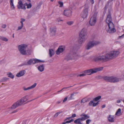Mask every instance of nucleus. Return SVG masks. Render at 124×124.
Returning a JSON list of instances; mask_svg holds the SVG:
<instances>
[{
  "label": "nucleus",
  "mask_w": 124,
  "mask_h": 124,
  "mask_svg": "<svg viewBox=\"0 0 124 124\" xmlns=\"http://www.w3.org/2000/svg\"><path fill=\"white\" fill-rule=\"evenodd\" d=\"M119 52L117 51H112L104 55H100L95 57L94 60L96 62H105L109 60L116 58L119 54Z\"/></svg>",
  "instance_id": "1"
},
{
  "label": "nucleus",
  "mask_w": 124,
  "mask_h": 124,
  "mask_svg": "<svg viewBox=\"0 0 124 124\" xmlns=\"http://www.w3.org/2000/svg\"><path fill=\"white\" fill-rule=\"evenodd\" d=\"M108 14L107 15L106 19V23L108 24V29L107 30L108 32L109 33H112L115 32L116 31L114 28V24L112 22V18L111 16L110 10V9L108 8Z\"/></svg>",
  "instance_id": "2"
},
{
  "label": "nucleus",
  "mask_w": 124,
  "mask_h": 124,
  "mask_svg": "<svg viewBox=\"0 0 124 124\" xmlns=\"http://www.w3.org/2000/svg\"><path fill=\"white\" fill-rule=\"evenodd\" d=\"M87 29L85 28H83L79 34L78 42L79 44H82L85 41L87 38Z\"/></svg>",
  "instance_id": "3"
},
{
  "label": "nucleus",
  "mask_w": 124,
  "mask_h": 124,
  "mask_svg": "<svg viewBox=\"0 0 124 124\" xmlns=\"http://www.w3.org/2000/svg\"><path fill=\"white\" fill-rule=\"evenodd\" d=\"M103 79L106 81L112 83H116L121 80V79L116 77L112 76H105L103 77Z\"/></svg>",
  "instance_id": "4"
},
{
  "label": "nucleus",
  "mask_w": 124,
  "mask_h": 124,
  "mask_svg": "<svg viewBox=\"0 0 124 124\" xmlns=\"http://www.w3.org/2000/svg\"><path fill=\"white\" fill-rule=\"evenodd\" d=\"M77 55L74 51H70L69 54L66 56V58L67 60H70L76 59H77Z\"/></svg>",
  "instance_id": "5"
},
{
  "label": "nucleus",
  "mask_w": 124,
  "mask_h": 124,
  "mask_svg": "<svg viewBox=\"0 0 124 124\" xmlns=\"http://www.w3.org/2000/svg\"><path fill=\"white\" fill-rule=\"evenodd\" d=\"M100 43V42L99 41H90L87 44L86 46V49L87 50H89L94 46L98 45Z\"/></svg>",
  "instance_id": "6"
},
{
  "label": "nucleus",
  "mask_w": 124,
  "mask_h": 124,
  "mask_svg": "<svg viewBox=\"0 0 124 124\" xmlns=\"http://www.w3.org/2000/svg\"><path fill=\"white\" fill-rule=\"evenodd\" d=\"M27 46L25 44H22L19 45L18 46L19 50L20 53L23 55L26 54V49Z\"/></svg>",
  "instance_id": "7"
},
{
  "label": "nucleus",
  "mask_w": 124,
  "mask_h": 124,
  "mask_svg": "<svg viewBox=\"0 0 124 124\" xmlns=\"http://www.w3.org/2000/svg\"><path fill=\"white\" fill-rule=\"evenodd\" d=\"M97 12L95 13L91 18L89 21V24L91 26H94L95 25L97 21Z\"/></svg>",
  "instance_id": "8"
},
{
  "label": "nucleus",
  "mask_w": 124,
  "mask_h": 124,
  "mask_svg": "<svg viewBox=\"0 0 124 124\" xmlns=\"http://www.w3.org/2000/svg\"><path fill=\"white\" fill-rule=\"evenodd\" d=\"M23 104L20 99L14 103L11 107L12 109H14L17 107Z\"/></svg>",
  "instance_id": "9"
},
{
  "label": "nucleus",
  "mask_w": 124,
  "mask_h": 124,
  "mask_svg": "<svg viewBox=\"0 0 124 124\" xmlns=\"http://www.w3.org/2000/svg\"><path fill=\"white\" fill-rule=\"evenodd\" d=\"M23 104L20 99L14 103L11 107L12 109H14L17 107Z\"/></svg>",
  "instance_id": "10"
},
{
  "label": "nucleus",
  "mask_w": 124,
  "mask_h": 124,
  "mask_svg": "<svg viewBox=\"0 0 124 124\" xmlns=\"http://www.w3.org/2000/svg\"><path fill=\"white\" fill-rule=\"evenodd\" d=\"M88 7H85L82 13L81 16L82 17L85 18L86 17L88 13Z\"/></svg>",
  "instance_id": "11"
},
{
  "label": "nucleus",
  "mask_w": 124,
  "mask_h": 124,
  "mask_svg": "<svg viewBox=\"0 0 124 124\" xmlns=\"http://www.w3.org/2000/svg\"><path fill=\"white\" fill-rule=\"evenodd\" d=\"M17 7L18 8L25 10L26 8L25 7L24 4H23L22 2L21 1H20L18 2V5L17 6Z\"/></svg>",
  "instance_id": "12"
},
{
  "label": "nucleus",
  "mask_w": 124,
  "mask_h": 124,
  "mask_svg": "<svg viewBox=\"0 0 124 124\" xmlns=\"http://www.w3.org/2000/svg\"><path fill=\"white\" fill-rule=\"evenodd\" d=\"M37 84L36 83H34L33 85L31 86L26 88L25 86H23L22 87V89L24 91H26L29 90H30L34 88L36 86Z\"/></svg>",
  "instance_id": "13"
},
{
  "label": "nucleus",
  "mask_w": 124,
  "mask_h": 124,
  "mask_svg": "<svg viewBox=\"0 0 124 124\" xmlns=\"http://www.w3.org/2000/svg\"><path fill=\"white\" fill-rule=\"evenodd\" d=\"M26 72L25 70H24L20 71L19 72L17 73L16 75L17 77H19L24 75Z\"/></svg>",
  "instance_id": "14"
},
{
  "label": "nucleus",
  "mask_w": 124,
  "mask_h": 124,
  "mask_svg": "<svg viewBox=\"0 0 124 124\" xmlns=\"http://www.w3.org/2000/svg\"><path fill=\"white\" fill-rule=\"evenodd\" d=\"M71 11L70 10H65L64 12V14L66 16L69 17L71 15Z\"/></svg>",
  "instance_id": "15"
},
{
  "label": "nucleus",
  "mask_w": 124,
  "mask_h": 124,
  "mask_svg": "<svg viewBox=\"0 0 124 124\" xmlns=\"http://www.w3.org/2000/svg\"><path fill=\"white\" fill-rule=\"evenodd\" d=\"M64 47L63 46H60L56 51V52L57 54H59L64 50Z\"/></svg>",
  "instance_id": "16"
},
{
  "label": "nucleus",
  "mask_w": 124,
  "mask_h": 124,
  "mask_svg": "<svg viewBox=\"0 0 124 124\" xmlns=\"http://www.w3.org/2000/svg\"><path fill=\"white\" fill-rule=\"evenodd\" d=\"M80 116L82 117H80L81 121L84 120L90 117L89 116L86 115L84 113L80 115Z\"/></svg>",
  "instance_id": "17"
},
{
  "label": "nucleus",
  "mask_w": 124,
  "mask_h": 124,
  "mask_svg": "<svg viewBox=\"0 0 124 124\" xmlns=\"http://www.w3.org/2000/svg\"><path fill=\"white\" fill-rule=\"evenodd\" d=\"M93 69H91L86 70L84 72V73H85V74H88V75H91L93 73H95Z\"/></svg>",
  "instance_id": "18"
},
{
  "label": "nucleus",
  "mask_w": 124,
  "mask_h": 124,
  "mask_svg": "<svg viewBox=\"0 0 124 124\" xmlns=\"http://www.w3.org/2000/svg\"><path fill=\"white\" fill-rule=\"evenodd\" d=\"M113 0H109L106 6V7L110 9H111Z\"/></svg>",
  "instance_id": "19"
},
{
  "label": "nucleus",
  "mask_w": 124,
  "mask_h": 124,
  "mask_svg": "<svg viewBox=\"0 0 124 124\" xmlns=\"http://www.w3.org/2000/svg\"><path fill=\"white\" fill-rule=\"evenodd\" d=\"M38 70L41 72L43 71L44 69V66L43 64L39 66L38 67Z\"/></svg>",
  "instance_id": "20"
},
{
  "label": "nucleus",
  "mask_w": 124,
  "mask_h": 124,
  "mask_svg": "<svg viewBox=\"0 0 124 124\" xmlns=\"http://www.w3.org/2000/svg\"><path fill=\"white\" fill-rule=\"evenodd\" d=\"M108 119L109 121L111 122H114V116L111 115H109L108 118Z\"/></svg>",
  "instance_id": "21"
},
{
  "label": "nucleus",
  "mask_w": 124,
  "mask_h": 124,
  "mask_svg": "<svg viewBox=\"0 0 124 124\" xmlns=\"http://www.w3.org/2000/svg\"><path fill=\"white\" fill-rule=\"evenodd\" d=\"M14 0H10V7L12 10H14L15 9V7L13 4Z\"/></svg>",
  "instance_id": "22"
},
{
  "label": "nucleus",
  "mask_w": 124,
  "mask_h": 124,
  "mask_svg": "<svg viewBox=\"0 0 124 124\" xmlns=\"http://www.w3.org/2000/svg\"><path fill=\"white\" fill-rule=\"evenodd\" d=\"M33 61H34V62L33 64L38 63L39 62H45V61H41L37 59H33Z\"/></svg>",
  "instance_id": "23"
},
{
  "label": "nucleus",
  "mask_w": 124,
  "mask_h": 124,
  "mask_svg": "<svg viewBox=\"0 0 124 124\" xmlns=\"http://www.w3.org/2000/svg\"><path fill=\"white\" fill-rule=\"evenodd\" d=\"M54 52L52 49H50L49 50V54L50 57H51L54 54Z\"/></svg>",
  "instance_id": "24"
},
{
  "label": "nucleus",
  "mask_w": 124,
  "mask_h": 124,
  "mask_svg": "<svg viewBox=\"0 0 124 124\" xmlns=\"http://www.w3.org/2000/svg\"><path fill=\"white\" fill-rule=\"evenodd\" d=\"M50 31L51 32V34H53L54 35L56 31V28H51L50 29Z\"/></svg>",
  "instance_id": "25"
},
{
  "label": "nucleus",
  "mask_w": 124,
  "mask_h": 124,
  "mask_svg": "<svg viewBox=\"0 0 124 124\" xmlns=\"http://www.w3.org/2000/svg\"><path fill=\"white\" fill-rule=\"evenodd\" d=\"M81 119L80 118H79L75 120L74 123L78 124H82L81 123Z\"/></svg>",
  "instance_id": "26"
},
{
  "label": "nucleus",
  "mask_w": 124,
  "mask_h": 124,
  "mask_svg": "<svg viewBox=\"0 0 124 124\" xmlns=\"http://www.w3.org/2000/svg\"><path fill=\"white\" fill-rule=\"evenodd\" d=\"M103 68L102 67L95 68L93 69L95 73L98 71L102 70L103 69Z\"/></svg>",
  "instance_id": "27"
},
{
  "label": "nucleus",
  "mask_w": 124,
  "mask_h": 124,
  "mask_svg": "<svg viewBox=\"0 0 124 124\" xmlns=\"http://www.w3.org/2000/svg\"><path fill=\"white\" fill-rule=\"evenodd\" d=\"M24 5L25 6H27V8L28 9L32 7V5L31 3L27 4V3H25L24 4Z\"/></svg>",
  "instance_id": "28"
},
{
  "label": "nucleus",
  "mask_w": 124,
  "mask_h": 124,
  "mask_svg": "<svg viewBox=\"0 0 124 124\" xmlns=\"http://www.w3.org/2000/svg\"><path fill=\"white\" fill-rule=\"evenodd\" d=\"M33 59H31L28 61L27 62L28 65H30L32 64H33Z\"/></svg>",
  "instance_id": "29"
},
{
  "label": "nucleus",
  "mask_w": 124,
  "mask_h": 124,
  "mask_svg": "<svg viewBox=\"0 0 124 124\" xmlns=\"http://www.w3.org/2000/svg\"><path fill=\"white\" fill-rule=\"evenodd\" d=\"M121 109L120 108H119L117 111L116 112L115 115H117L118 116H119L120 115V114L121 113Z\"/></svg>",
  "instance_id": "30"
},
{
  "label": "nucleus",
  "mask_w": 124,
  "mask_h": 124,
  "mask_svg": "<svg viewBox=\"0 0 124 124\" xmlns=\"http://www.w3.org/2000/svg\"><path fill=\"white\" fill-rule=\"evenodd\" d=\"M7 75L9 77L12 79L14 77V76L11 72H9L8 74Z\"/></svg>",
  "instance_id": "31"
},
{
  "label": "nucleus",
  "mask_w": 124,
  "mask_h": 124,
  "mask_svg": "<svg viewBox=\"0 0 124 124\" xmlns=\"http://www.w3.org/2000/svg\"><path fill=\"white\" fill-rule=\"evenodd\" d=\"M0 38L1 39L5 41H7L8 40V39L7 38L4 37H1Z\"/></svg>",
  "instance_id": "32"
},
{
  "label": "nucleus",
  "mask_w": 124,
  "mask_h": 124,
  "mask_svg": "<svg viewBox=\"0 0 124 124\" xmlns=\"http://www.w3.org/2000/svg\"><path fill=\"white\" fill-rule=\"evenodd\" d=\"M78 93H75L74 92L72 93L71 94V95L69 98V100H71L73 99V96L75 94Z\"/></svg>",
  "instance_id": "33"
},
{
  "label": "nucleus",
  "mask_w": 124,
  "mask_h": 124,
  "mask_svg": "<svg viewBox=\"0 0 124 124\" xmlns=\"http://www.w3.org/2000/svg\"><path fill=\"white\" fill-rule=\"evenodd\" d=\"M62 113V112H59L56 113L54 116V118H55L58 116V115Z\"/></svg>",
  "instance_id": "34"
},
{
  "label": "nucleus",
  "mask_w": 124,
  "mask_h": 124,
  "mask_svg": "<svg viewBox=\"0 0 124 124\" xmlns=\"http://www.w3.org/2000/svg\"><path fill=\"white\" fill-rule=\"evenodd\" d=\"M22 98L26 102L28 100L29 97L27 95L22 97Z\"/></svg>",
  "instance_id": "35"
},
{
  "label": "nucleus",
  "mask_w": 124,
  "mask_h": 124,
  "mask_svg": "<svg viewBox=\"0 0 124 124\" xmlns=\"http://www.w3.org/2000/svg\"><path fill=\"white\" fill-rule=\"evenodd\" d=\"M101 98V96H99L95 98L94 99V100L95 101H97L100 99Z\"/></svg>",
  "instance_id": "36"
},
{
  "label": "nucleus",
  "mask_w": 124,
  "mask_h": 124,
  "mask_svg": "<svg viewBox=\"0 0 124 124\" xmlns=\"http://www.w3.org/2000/svg\"><path fill=\"white\" fill-rule=\"evenodd\" d=\"M86 75L85 74V73H84L80 74V75H77V77H78L79 76L80 77H83L85 76Z\"/></svg>",
  "instance_id": "37"
},
{
  "label": "nucleus",
  "mask_w": 124,
  "mask_h": 124,
  "mask_svg": "<svg viewBox=\"0 0 124 124\" xmlns=\"http://www.w3.org/2000/svg\"><path fill=\"white\" fill-rule=\"evenodd\" d=\"M73 23V22L72 21H68L67 22V24L69 25H72Z\"/></svg>",
  "instance_id": "38"
},
{
  "label": "nucleus",
  "mask_w": 124,
  "mask_h": 124,
  "mask_svg": "<svg viewBox=\"0 0 124 124\" xmlns=\"http://www.w3.org/2000/svg\"><path fill=\"white\" fill-rule=\"evenodd\" d=\"M58 3L60 5L59 7H62L63 5V3L62 2H61L60 1H59L58 2Z\"/></svg>",
  "instance_id": "39"
},
{
  "label": "nucleus",
  "mask_w": 124,
  "mask_h": 124,
  "mask_svg": "<svg viewBox=\"0 0 124 124\" xmlns=\"http://www.w3.org/2000/svg\"><path fill=\"white\" fill-rule=\"evenodd\" d=\"M93 101H91L89 103L88 105L90 106H93Z\"/></svg>",
  "instance_id": "40"
},
{
  "label": "nucleus",
  "mask_w": 124,
  "mask_h": 124,
  "mask_svg": "<svg viewBox=\"0 0 124 124\" xmlns=\"http://www.w3.org/2000/svg\"><path fill=\"white\" fill-rule=\"evenodd\" d=\"M87 101L85 99H82L81 102V103H84L85 102H87Z\"/></svg>",
  "instance_id": "41"
},
{
  "label": "nucleus",
  "mask_w": 124,
  "mask_h": 124,
  "mask_svg": "<svg viewBox=\"0 0 124 124\" xmlns=\"http://www.w3.org/2000/svg\"><path fill=\"white\" fill-rule=\"evenodd\" d=\"M8 78H3L2 79V81L3 82H4L7 81L8 80Z\"/></svg>",
  "instance_id": "42"
},
{
  "label": "nucleus",
  "mask_w": 124,
  "mask_h": 124,
  "mask_svg": "<svg viewBox=\"0 0 124 124\" xmlns=\"http://www.w3.org/2000/svg\"><path fill=\"white\" fill-rule=\"evenodd\" d=\"M91 120L90 119H88L86 120V123L87 124H89V123L91 122Z\"/></svg>",
  "instance_id": "43"
},
{
  "label": "nucleus",
  "mask_w": 124,
  "mask_h": 124,
  "mask_svg": "<svg viewBox=\"0 0 124 124\" xmlns=\"http://www.w3.org/2000/svg\"><path fill=\"white\" fill-rule=\"evenodd\" d=\"M99 102H97L96 103H93V107H95L98 104H99Z\"/></svg>",
  "instance_id": "44"
},
{
  "label": "nucleus",
  "mask_w": 124,
  "mask_h": 124,
  "mask_svg": "<svg viewBox=\"0 0 124 124\" xmlns=\"http://www.w3.org/2000/svg\"><path fill=\"white\" fill-rule=\"evenodd\" d=\"M71 122H70V120L69 121H66L65 122H64L62 123V124H65L66 123H70Z\"/></svg>",
  "instance_id": "45"
},
{
  "label": "nucleus",
  "mask_w": 124,
  "mask_h": 124,
  "mask_svg": "<svg viewBox=\"0 0 124 124\" xmlns=\"http://www.w3.org/2000/svg\"><path fill=\"white\" fill-rule=\"evenodd\" d=\"M20 100H21V101L22 102V103L23 104H24V103L25 102V101H24V100L23 99V98H21L20 99Z\"/></svg>",
  "instance_id": "46"
},
{
  "label": "nucleus",
  "mask_w": 124,
  "mask_h": 124,
  "mask_svg": "<svg viewBox=\"0 0 124 124\" xmlns=\"http://www.w3.org/2000/svg\"><path fill=\"white\" fill-rule=\"evenodd\" d=\"M23 26L21 25L20 26H19L18 27V28L17 30H20V29H21L22 27H23Z\"/></svg>",
  "instance_id": "47"
},
{
  "label": "nucleus",
  "mask_w": 124,
  "mask_h": 124,
  "mask_svg": "<svg viewBox=\"0 0 124 124\" xmlns=\"http://www.w3.org/2000/svg\"><path fill=\"white\" fill-rule=\"evenodd\" d=\"M6 27V25L5 24H3L2 25L1 27L3 28H5Z\"/></svg>",
  "instance_id": "48"
},
{
  "label": "nucleus",
  "mask_w": 124,
  "mask_h": 124,
  "mask_svg": "<svg viewBox=\"0 0 124 124\" xmlns=\"http://www.w3.org/2000/svg\"><path fill=\"white\" fill-rule=\"evenodd\" d=\"M28 65V62H25L24 63H23L22 64V66L23 65Z\"/></svg>",
  "instance_id": "49"
},
{
  "label": "nucleus",
  "mask_w": 124,
  "mask_h": 124,
  "mask_svg": "<svg viewBox=\"0 0 124 124\" xmlns=\"http://www.w3.org/2000/svg\"><path fill=\"white\" fill-rule=\"evenodd\" d=\"M76 116V115L75 114H73L72 115V116H71L72 118Z\"/></svg>",
  "instance_id": "50"
},
{
  "label": "nucleus",
  "mask_w": 124,
  "mask_h": 124,
  "mask_svg": "<svg viewBox=\"0 0 124 124\" xmlns=\"http://www.w3.org/2000/svg\"><path fill=\"white\" fill-rule=\"evenodd\" d=\"M67 97H65L64 100H63V102H65L67 100Z\"/></svg>",
  "instance_id": "51"
},
{
  "label": "nucleus",
  "mask_w": 124,
  "mask_h": 124,
  "mask_svg": "<svg viewBox=\"0 0 124 124\" xmlns=\"http://www.w3.org/2000/svg\"><path fill=\"white\" fill-rule=\"evenodd\" d=\"M72 118V117H71V116L67 118L65 120V121H66L67 120H69L70 118Z\"/></svg>",
  "instance_id": "52"
},
{
  "label": "nucleus",
  "mask_w": 124,
  "mask_h": 124,
  "mask_svg": "<svg viewBox=\"0 0 124 124\" xmlns=\"http://www.w3.org/2000/svg\"><path fill=\"white\" fill-rule=\"evenodd\" d=\"M21 21H22V22H23L25 21V20L23 18H21Z\"/></svg>",
  "instance_id": "53"
},
{
  "label": "nucleus",
  "mask_w": 124,
  "mask_h": 124,
  "mask_svg": "<svg viewBox=\"0 0 124 124\" xmlns=\"http://www.w3.org/2000/svg\"><path fill=\"white\" fill-rule=\"evenodd\" d=\"M106 107V105H102V106H101V108H105Z\"/></svg>",
  "instance_id": "54"
},
{
  "label": "nucleus",
  "mask_w": 124,
  "mask_h": 124,
  "mask_svg": "<svg viewBox=\"0 0 124 124\" xmlns=\"http://www.w3.org/2000/svg\"><path fill=\"white\" fill-rule=\"evenodd\" d=\"M17 110H14L13 111V112H12L11 113H16V112H17Z\"/></svg>",
  "instance_id": "55"
},
{
  "label": "nucleus",
  "mask_w": 124,
  "mask_h": 124,
  "mask_svg": "<svg viewBox=\"0 0 124 124\" xmlns=\"http://www.w3.org/2000/svg\"><path fill=\"white\" fill-rule=\"evenodd\" d=\"M90 1L92 4H93L94 3V1L93 0H90Z\"/></svg>",
  "instance_id": "56"
},
{
  "label": "nucleus",
  "mask_w": 124,
  "mask_h": 124,
  "mask_svg": "<svg viewBox=\"0 0 124 124\" xmlns=\"http://www.w3.org/2000/svg\"><path fill=\"white\" fill-rule=\"evenodd\" d=\"M124 34H123L121 36H120L119 37V38H122L123 37H124Z\"/></svg>",
  "instance_id": "57"
},
{
  "label": "nucleus",
  "mask_w": 124,
  "mask_h": 124,
  "mask_svg": "<svg viewBox=\"0 0 124 124\" xmlns=\"http://www.w3.org/2000/svg\"><path fill=\"white\" fill-rule=\"evenodd\" d=\"M71 87V86H70L69 87H65V88H63V89H62V90H63V89H67V88H69V87Z\"/></svg>",
  "instance_id": "58"
},
{
  "label": "nucleus",
  "mask_w": 124,
  "mask_h": 124,
  "mask_svg": "<svg viewBox=\"0 0 124 124\" xmlns=\"http://www.w3.org/2000/svg\"><path fill=\"white\" fill-rule=\"evenodd\" d=\"M121 101L120 100H117V102L118 103H119Z\"/></svg>",
  "instance_id": "59"
},
{
  "label": "nucleus",
  "mask_w": 124,
  "mask_h": 124,
  "mask_svg": "<svg viewBox=\"0 0 124 124\" xmlns=\"http://www.w3.org/2000/svg\"><path fill=\"white\" fill-rule=\"evenodd\" d=\"M23 22H22V21H21L20 22V23H21V25H22V26H23Z\"/></svg>",
  "instance_id": "60"
},
{
  "label": "nucleus",
  "mask_w": 124,
  "mask_h": 124,
  "mask_svg": "<svg viewBox=\"0 0 124 124\" xmlns=\"http://www.w3.org/2000/svg\"><path fill=\"white\" fill-rule=\"evenodd\" d=\"M63 21V20H58V22H61V21Z\"/></svg>",
  "instance_id": "61"
},
{
  "label": "nucleus",
  "mask_w": 124,
  "mask_h": 124,
  "mask_svg": "<svg viewBox=\"0 0 124 124\" xmlns=\"http://www.w3.org/2000/svg\"><path fill=\"white\" fill-rule=\"evenodd\" d=\"M74 121V120L73 119H71V120L70 121V122H71L72 121Z\"/></svg>",
  "instance_id": "62"
},
{
  "label": "nucleus",
  "mask_w": 124,
  "mask_h": 124,
  "mask_svg": "<svg viewBox=\"0 0 124 124\" xmlns=\"http://www.w3.org/2000/svg\"><path fill=\"white\" fill-rule=\"evenodd\" d=\"M60 101H58L57 102V104H59V103H60Z\"/></svg>",
  "instance_id": "63"
},
{
  "label": "nucleus",
  "mask_w": 124,
  "mask_h": 124,
  "mask_svg": "<svg viewBox=\"0 0 124 124\" xmlns=\"http://www.w3.org/2000/svg\"><path fill=\"white\" fill-rule=\"evenodd\" d=\"M27 0L28 1H29V2H31L30 0Z\"/></svg>",
  "instance_id": "64"
}]
</instances>
